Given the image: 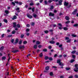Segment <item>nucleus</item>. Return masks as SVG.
I'll list each match as a JSON object with an SVG mask.
<instances>
[{
	"instance_id": "nucleus-47",
	"label": "nucleus",
	"mask_w": 78,
	"mask_h": 78,
	"mask_svg": "<svg viewBox=\"0 0 78 78\" xmlns=\"http://www.w3.org/2000/svg\"><path fill=\"white\" fill-rule=\"evenodd\" d=\"M44 3L45 5H47V1H45Z\"/></svg>"
},
{
	"instance_id": "nucleus-41",
	"label": "nucleus",
	"mask_w": 78,
	"mask_h": 78,
	"mask_svg": "<svg viewBox=\"0 0 78 78\" xmlns=\"http://www.w3.org/2000/svg\"><path fill=\"white\" fill-rule=\"evenodd\" d=\"M70 41H71V40L69 39V40H67V42H70Z\"/></svg>"
},
{
	"instance_id": "nucleus-40",
	"label": "nucleus",
	"mask_w": 78,
	"mask_h": 78,
	"mask_svg": "<svg viewBox=\"0 0 78 78\" xmlns=\"http://www.w3.org/2000/svg\"><path fill=\"white\" fill-rule=\"evenodd\" d=\"M17 27H18V28H20V25L19 24H18L17 25Z\"/></svg>"
},
{
	"instance_id": "nucleus-12",
	"label": "nucleus",
	"mask_w": 78,
	"mask_h": 78,
	"mask_svg": "<svg viewBox=\"0 0 78 78\" xmlns=\"http://www.w3.org/2000/svg\"><path fill=\"white\" fill-rule=\"evenodd\" d=\"M49 69H50L49 66H47L45 68L46 70H49Z\"/></svg>"
},
{
	"instance_id": "nucleus-19",
	"label": "nucleus",
	"mask_w": 78,
	"mask_h": 78,
	"mask_svg": "<svg viewBox=\"0 0 78 78\" xmlns=\"http://www.w3.org/2000/svg\"><path fill=\"white\" fill-rule=\"evenodd\" d=\"M5 13L7 14H9V11H8V10H5Z\"/></svg>"
},
{
	"instance_id": "nucleus-58",
	"label": "nucleus",
	"mask_w": 78,
	"mask_h": 78,
	"mask_svg": "<svg viewBox=\"0 0 78 78\" xmlns=\"http://www.w3.org/2000/svg\"><path fill=\"white\" fill-rule=\"evenodd\" d=\"M26 34L27 36H29L30 35V33H27Z\"/></svg>"
},
{
	"instance_id": "nucleus-52",
	"label": "nucleus",
	"mask_w": 78,
	"mask_h": 78,
	"mask_svg": "<svg viewBox=\"0 0 78 78\" xmlns=\"http://www.w3.org/2000/svg\"><path fill=\"white\" fill-rule=\"evenodd\" d=\"M5 35V34H3L1 36L2 37H4V35Z\"/></svg>"
},
{
	"instance_id": "nucleus-57",
	"label": "nucleus",
	"mask_w": 78,
	"mask_h": 78,
	"mask_svg": "<svg viewBox=\"0 0 78 78\" xmlns=\"http://www.w3.org/2000/svg\"><path fill=\"white\" fill-rule=\"evenodd\" d=\"M14 39H12L11 40V42H12V43H13V42H14Z\"/></svg>"
},
{
	"instance_id": "nucleus-56",
	"label": "nucleus",
	"mask_w": 78,
	"mask_h": 78,
	"mask_svg": "<svg viewBox=\"0 0 78 78\" xmlns=\"http://www.w3.org/2000/svg\"><path fill=\"white\" fill-rule=\"evenodd\" d=\"M9 72H8L7 73H5V75H9Z\"/></svg>"
},
{
	"instance_id": "nucleus-10",
	"label": "nucleus",
	"mask_w": 78,
	"mask_h": 78,
	"mask_svg": "<svg viewBox=\"0 0 78 78\" xmlns=\"http://www.w3.org/2000/svg\"><path fill=\"white\" fill-rule=\"evenodd\" d=\"M19 41V39L16 38V42H15V44H17Z\"/></svg>"
},
{
	"instance_id": "nucleus-43",
	"label": "nucleus",
	"mask_w": 78,
	"mask_h": 78,
	"mask_svg": "<svg viewBox=\"0 0 78 78\" xmlns=\"http://www.w3.org/2000/svg\"><path fill=\"white\" fill-rule=\"evenodd\" d=\"M47 51V49H44L43 50V51Z\"/></svg>"
},
{
	"instance_id": "nucleus-35",
	"label": "nucleus",
	"mask_w": 78,
	"mask_h": 78,
	"mask_svg": "<svg viewBox=\"0 0 78 78\" xmlns=\"http://www.w3.org/2000/svg\"><path fill=\"white\" fill-rule=\"evenodd\" d=\"M31 25L32 26H34V23L32 22L31 23Z\"/></svg>"
},
{
	"instance_id": "nucleus-61",
	"label": "nucleus",
	"mask_w": 78,
	"mask_h": 78,
	"mask_svg": "<svg viewBox=\"0 0 78 78\" xmlns=\"http://www.w3.org/2000/svg\"><path fill=\"white\" fill-rule=\"evenodd\" d=\"M19 9H20L18 7V8H16V10H19Z\"/></svg>"
},
{
	"instance_id": "nucleus-64",
	"label": "nucleus",
	"mask_w": 78,
	"mask_h": 78,
	"mask_svg": "<svg viewBox=\"0 0 78 78\" xmlns=\"http://www.w3.org/2000/svg\"><path fill=\"white\" fill-rule=\"evenodd\" d=\"M69 78H73V76H70L69 77Z\"/></svg>"
},
{
	"instance_id": "nucleus-9",
	"label": "nucleus",
	"mask_w": 78,
	"mask_h": 78,
	"mask_svg": "<svg viewBox=\"0 0 78 78\" xmlns=\"http://www.w3.org/2000/svg\"><path fill=\"white\" fill-rule=\"evenodd\" d=\"M25 48V47H24V46H21L19 47L20 49H21V48Z\"/></svg>"
},
{
	"instance_id": "nucleus-18",
	"label": "nucleus",
	"mask_w": 78,
	"mask_h": 78,
	"mask_svg": "<svg viewBox=\"0 0 78 78\" xmlns=\"http://www.w3.org/2000/svg\"><path fill=\"white\" fill-rule=\"evenodd\" d=\"M37 44H35V45H34V48H37Z\"/></svg>"
},
{
	"instance_id": "nucleus-28",
	"label": "nucleus",
	"mask_w": 78,
	"mask_h": 78,
	"mask_svg": "<svg viewBox=\"0 0 78 78\" xmlns=\"http://www.w3.org/2000/svg\"><path fill=\"white\" fill-rule=\"evenodd\" d=\"M23 44H27V41H25L23 42Z\"/></svg>"
},
{
	"instance_id": "nucleus-24",
	"label": "nucleus",
	"mask_w": 78,
	"mask_h": 78,
	"mask_svg": "<svg viewBox=\"0 0 78 78\" xmlns=\"http://www.w3.org/2000/svg\"><path fill=\"white\" fill-rule=\"evenodd\" d=\"M44 33H46V34H47V33H48V30H45L44 31Z\"/></svg>"
},
{
	"instance_id": "nucleus-2",
	"label": "nucleus",
	"mask_w": 78,
	"mask_h": 78,
	"mask_svg": "<svg viewBox=\"0 0 78 78\" xmlns=\"http://www.w3.org/2000/svg\"><path fill=\"white\" fill-rule=\"evenodd\" d=\"M75 67L76 68V69H74V70L75 72H78V65L77 64H76V65H75Z\"/></svg>"
},
{
	"instance_id": "nucleus-37",
	"label": "nucleus",
	"mask_w": 78,
	"mask_h": 78,
	"mask_svg": "<svg viewBox=\"0 0 78 78\" xmlns=\"http://www.w3.org/2000/svg\"><path fill=\"white\" fill-rule=\"evenodd\" d=\"M75 61V60L74 59H72L71 60V62H73Z\"/></svg>"
},
{
	"instance_id": "nucleus-22",
	"label": "nucleus",
	"mask_w": 78,
	"mask_h": 78,
	"mask_svg": "<svg viewBox=\"0 0 78 78\" xmlns=\"http://www.w3.org/2000/svg\"><path fill=\"white\" fill-rule=\"evenodd\" d=\"M42 56H43V55L42 54V53H41L40 55H39V56L41 58H42Z\"/></svg>"
},
{
	"instance_id": "nucleus-1",
	"label": "nucleus",
	"mask_w": 78,
	"mask_h": 78,
	"mask_svg": "<svg viewBox=\"0 0 78 78\" xmlns=\"http://www.w3.org/2000/svg\"><path fill=\"white\" fill-rule=\"evenodd\" d=\"M61 62V60L58 59L57 60V63H59V66H64V64H63V63L62 62Z\"/></svg>"
},
{
	"instance_id": "nucleus-26",
	"label": "nucleus",
	"mask_w": 78,
	"mask_h": 78,
	"mask_svg": "<svg viewBox=\"0 0 78 78\" xmlns=\"http://www.w3.org/2000/svg\"><path fill=\"white\" fill-rule=\"evenodd\" d=\"M17 19V16H14L13 20V19Z\"/></svg>"
},
{
	"instance_id": "nucleus-14",
	"label": "nucleus",
	"mask_w": 78,
	"mask_h": 78,
	"mask_svg": "<svg viewBox=\"0 0 78 78\" xmlns=\"http://www.w3.org/2000/svg\"><path fill=\"white\" fill-rule=\"evenodd\" d=\"M50 42V44H55V41H51Z\"/></svg>"
},
{
	"instance_id": "nucleus-16",
	"label": "nucleus",
	"mask_w": 78,
	"mask_h": 78,
	"mask_svg": "<svg viewBox=\"0 0 78 78\" xmlns=\"http://www.w3.org/2000/svg\"><path fill=\"white\" fill-rule=\"evenodd\" d=\"M65 18L67 20H69V16H66Z\"/></svg>"
},
{
	"instance_id": "nucleus-38",
	"label": "nucleus",
	"mask_w": 78,
	"mask_h": 78,
	"mask_svg": "<svg viewBox=\"0 0 78 78\" xmlns=\"http://www.w3.org/2000/svg\"><path fill=\"white\" fill-rule=\"evenodd\" d=\"M53 73L52 72H51L50 73V75L51 76H53Z\"/></svg>"
},
{
	"instance_id": "nucleus-23",
	"label": "nucleus",
	"mask_w": 78,
	"mask_h": 78,
	"mask_svg": "<svg viewBox=\"0 0 78 78\" xmlns=\"http://www.w3.org/2000/svg\"><path fill=\"white\" fill-rule=\"evenodd\" d=\"M9 55H10L9 54L8 55V56L9 57V59L8 60V61H9V60L10 59V56H9Z\"/></svg>"
},
{
	"instance_id": "nucleus-4",
	"label": "nucleus",
	"mask_w": 78,
	"mask_h": 78,
	"mask_svg": "<svg viewBox=\"0 0 78 78\" xmlns=\"http://www.w3.org/2000/svg\"><path fill=\"white\" fill-rule=\"evenodd\" d=\"M49 16H54V14L51 12L49 13Z\"/></svg>"
},
{
	"instance_id": "nucleus-39",
	"label": "nucleus",
	"mask_w": 78,
	"mask_h": 78,
	"mask_svg": "<svg viewBox=\"0 0 78 78\" xmlns=\"http://www.w3.org/2000/svg\"><path fill=\"white\" fill-rule=\"evenodd\" d=\"M38 48H41V47H42V45H38Z\"/></svg>"
},
{
	"instance_id": "nucleus-25",
	"label": "nucleus",
	"mask_w": 78,
	"mask_h": 78,
	"mask_svg": "<svg viewBox=\"0 0 78 78\" xmlns=\"http://www.w3.org/2000/svg\"><path fill=\"white\" fill-rule=\"evenodd\" d=\"M48 59L50 61H52V60H53V58H51V57L49 58Z\"/></svg>"
},
{
	"instance_id": "nucleus-17",
	"label": "nucleus",
	"mask_w": 78,
	"mask_h": 78,
	"mask_svg": "<svg viewBox=\"0 0 78 78\" xmlns=\"http://www.w3.org/2000/svg\"><path fill=\"white\" fill-rule=\"evenodd\" d=\"M3 48H4V47L3 46L2 47L0 48V51H2V50H3Z\"/></svg>"
},
{
	"instance_id": "nucleus-3",
	"label": "nucleus",
	"mask_w": 78,
	"mask_h": 78,
	"mask_svg": "<svg viewBox=\"0 0 78 78\" xmlns=\"http://www.w3.org/2000/svg\"><path fill=\"white\" fill-rule=\"evenodd\" d=\"M27 17H28V18H29V19H32L33 18V16L29 14H27Z\"/></svg>"
},
{
	"instance_id": "nucleus-46",
	"label": "nucleus",
	"mask_w": 78,
	"mask_h": 78,
	"mask_svg": "<svg viewBox=\"0 0 78 78\" xmlns=\"http://www.w3.org/2000/svg\"><path fill=\"white\" fill-rule=\"evenodd\" d=\"M32 11H33V12H34V7L32 9Z\"/></svg>"
},
{
	"instance_id": "nucleus-30",
	"label": "nucleus",
	"mask_w": 78,
	"mask_h": 78,
	"mask_svg": "<svg viewBox=\"0 0 78 78\" xmlns=\"http://www.w3.org/2000/svg\"><path fill=\"white\" fill-rule=\"evenodd\" d=\"M70 68H66V70H70Z\"/></svg>"
},
{
	"instance_id": "nucleus-15",
	"label": "nucleus",
	"mask_w": 78,
	"mask_h": 78,
	"mask_svg": "<svg viewBox=\"0 0 78 78\" xmlns=\"http://www.w3.org/2000/svg\"><path fill=\"white\" fill-rule=\"evenodd\" d=\"M6 57L3 56L2 57V60H5V59H6Z\"/></svg>"
},
{
	"instance_id": "nucleus-48",
	"label": "nucleus",
	"mask_w": 78,
	"mask_h": 78,
	"mask_svg": "<svg viewBox=\"0 0 78 78\" xmlns=\"http://www.w3.org/2000/svg\"><path fill=\"white\" fill-rule=\"evenodd\" d=\"M30 6H33L34 5L33 3H30Z\"/></svg>"
},
{
	"instance_id": "nucleus-27",
	"label": "nucleus",
	"mask_w": 78,
	"mask_h": 78,
	"mask_svg": "<svg viewBox=\"0 0 78 78\" xmlns=\"http://www.w3.org/2000/svg\"><path fill=\"white\" fill-rule=\"evenodd\" d=\"M16 33V31L13 30L12 32V34H15Z\"/></svg>"
},
{
	"instance_id": "nucleus-36",
	"label": "nucleus",
	"mask_w": 78,
	"mask_h": 78,
	"mask_svg": "<svg viewBox=\"0 0 78 78\" xmlns=\"http://www.w3.org/2000/svg\"><path fill=\"white\" fill-rule=\"evenodd\" d=\"M48 58H49L47 56H46L45 57V60L48 59Z\"/></svg>"
},
{
	"instance_id": "nucleus-51",
	"label": "nucleus",
	"mask_w": 78,
	"mask_h": 78,
	"mask_svg": "<svg viewBox=\"0 0 78 78\" xmlns=\"http://www.w3.org/2000/svg\"><path fill=\"white\" fill-rule=\"evenodd\" d=\"M26 27H30V24H27L26 25Z\"/></svg>"
},
{
	"instance_id": "nucleus-59",
	"label": "nucleus",
	"mask_w": 78,
	"mask_h": 78,
	"mask_svg": "<svg viewBox=\"0 0 78 78\" xmlns=\"http://www.w3.org/2000/svg\"><path fill=\"white\" fill-rule=\"evenodd\" d=\"M19 44H22V41H20L19 42Z\"/></svg>"
},
{
	"instance_id": "nucleus-45",
	"label": "nucleus",
	"mask_w": 78,
	"mask_h": 78,
	"mask_svg": "<svg viewBox=\"0 0 78 78\" xmlns=\"http://www.w3.org/2000/svg\"><path fill=\"white\" fill-rule=\"evenodd\" d=\"M72 36L73 37H76V35H75L74 34H73L72 35Z\"/></svg>"
},
{
	"instance_id": "nucleus-6",
	"label": "nucleus",
	"mask_w": 78,
	"mask_h": 78,
	"mask_svg": "<svg viewBox=\"0 0 78 78\" xmlns=\"http://www.w3.org/2000/svg\"><path fill=\"white\" fill-rule=\"evenodd\" d=\"M62 0H60L59 2V5H62Z\"/></svg>"
},
{
	"instance_id": "nucleus-42",
	"label": "nucleus",
	"mask_w": 78,
	"mask_h": 78,
	"mask_svg": "<svg viewBox=\"0 0 78 78\" xmlns=\"http://www.w3.org/2000/svg\"><path fill=\"white\" fill-rule=\"evenodd\" d=\"M65 39L66 40H68V39H69V37H65Z\"/></svg>"
},
{
	"instance_id": "nucleus-55",
	"label": "nucleus",
	"mask_w": 78,
	"mask_h": 78,
	"mask_svg": "<svg viewBox=\"0 0 78 78\" xmlns=\"http://www.w3.org/2000/svg\"><path fill=\"white\" fill-rule=\"evenodd\" d=\"M75 77L76 78H78V76L77 75H76L75 76Z\"/></svg>"
},
{
	"instance_id": "nucleus-49",
	"label": "nucleus",
	"mask_w": 78,
	"mask_h": 78,
	"mask_svg": "<svg viewBox=\"0 0 78 78\" xmlns=\"http://www.w3.org/2000/svg\"><path fill=\"white\" fill-rule=\"evenodd\" d=\"M24 36V35H21V38H23Z\"/></svg>"
},
{
	"instance_id": "nucleus-44",
	"label": "nucleus",
	"mask_w": 78,
	"mask_h": 78,
	"mask_svg": "<svg viewBox=\"0 0 78 78\" xmlns=\"http://www.w3.org/2000/svg\"><path fill=\"white\" fill-rule=\"evenodd\" d=\"M18 51L17 50L13 51V53H17V52Z\"/></svg>"
},
{
	"instance_id": "nucleus-50",
	"label": "nucleus",
	"mask_w": 78,
	"mask_h": 78,
	"mask_svg": "<svg viewBox=\"0 0 78 78\" xmlns=\"http://www.w3.org/2000/svg\"><path fill=\"white\" fill-rule=\"evenodd\" d=\"M53 9V6H51L50 8V9Z\"/></svg>"
},
{
	"instance_id": "nucleus-7",
	"label": "nucleus",
	"mask_w": 78,
	"mask_h": 78,
	"mask_svg": "<svg viewBox=\"0 0 78 78\" xmlns=\"http://www.w3.org/2000/svg\"><path fill=\"white\" fill-rule=\"evenodd\" d=\"M69 5V3L67 2H65L64 3V6H67Z\"/></svg>"
},
{
	"instance_id": "nucleus-32",
	"label": "nucleus",
	"mask_w": 78,
	"mask_h": 78,
	"mask_svg": "<svg viewBox=\"0 0 78 78\" xmlns=\"http://www.w3.org/2000/svg\"><path fill=\"white\" fill-rule=\"evenodd\" d=\"M58 27H62V25H61V23L58 24Z\"/></svg>"
},
{
	"instance_id": "nucleus-60",
	"label": "nucleus",
	"mask_w": 78,
	"mask_h": 78,
	"mask_svg": "<svg viewBox=\"0 0 78 78\" xmlns=\"http://www.w3.org/2000/svg\"><path fill=\"white\" fill-rule=\"evenodd\" d=\"M18 3H19V5H22V2H18Z\"/></svg>"
},
{
	"instance_id": "nucleus-11",
	"label": "nucleus",
	"mask_w": 78,
	"mask_h": 78,
	"mask_svg": "<svg viewBox=\"0 0 78 78\" xmlns=\"http://www.w3.org/2000/svg\"><path fill=\"white\" fill-rule=\"evenodd\" d=\"M13 27L15 28V27H16L17 26V25H16V23H13Z\"/></svg>"
},
{
	"instance_id": "nucleus-20",
	"label": "nucleus",
	"mask_w": 78,
	"mask_h": 78,
	"mask_svg": "<svg viewBox=\"0 0 78 78\" xmlns=\"http://www.w3.org/2000/svg\"><path fill=\"white\" fill-rule=\"evenodd\" d=\"M3 21L4 22H5V23H7L8 22V21H7V20H6L5 19H4Z\"/></svg>"
},
{
	"instance_id": "nucleus-5",
	"label": "nucleus",
	"mask_w": 78,
	"mask_h": 78,
	"mask_svg": "<svg viewBox=\"0 0 78 78\" xmlns=\"http://www.w3.org/2000/svg\"><path fill=\"white\" fill-rule=\"evenodd\" d=\"M76 11H77V10L76 9L74 10V11L73 12V14H75L76 13Z\"/></svg>"
},
{
	"instance_id": "nucleus-31",
	"label": "nucleus",
	"mask_w": 78,
	"mask_h": 78,
	"mask_svg": "<svg viewBox=\"0 0 78 78\" xmlns=\"http://www.w3.org/2000/svg\"><path fill=\"white\" fill-rule=\"evenodd\" d=\"M72 57L74 59H75V58L76 56H75V55H72Z\"/></svg>"
},
{
	"instance_id": "nucleus-29",
	"label": "nucleus",
	"mask_w": 78,
	"mask_h": 78,
	"mask_svg": "<svg viewBox=\"0 0 78 78\" xmlns=\"http://www.w3.org/2000/svg\"><path fill=\"white\" fill-rule=\"evenodd\" d=\"M63 29L64 30H68V29L66 27H64Z\"/></svg>"
},
{
	"instance_id": "nucleus-21",
	"label": "nucleus",
	"mask_w": 78,
	"mask_h": 78,
	"mask_svg": "<svg viewBox=\"0 0 78 78\" xmlns=\"http://www.w3.org/2000/svg\"><path fill=\"white\" fill-rule=\"evenodd\" d=\"M76 53V51H73L71 52V53L72 54H74V53Z\"/></svg>"
},
{
	"instance_id": "nucleus-33",
	"label": "nucleus",
	"mask_w": 78,
	"mask_h": 78,
	"mask_svg": "<svg viewBox=\"0 0 78 78\" xmlns=\"http://www.w3.org/2000/svg\"><path fill=\"white\" fill-rule=\"evenodd\" d=\"M78 25V24H76L73 25V27H77Z\"/></svg>"
},
{
	"instance_id": "nucleus-62",
	"label": "nucleus",
	"mask_w": 78,
	"mask_h": 78,
	"mask_svg": "<svg viewBox=\"0 0 78 78\" xmlns=\"http://www.w3.org/2000/svg\"><path fill=\"white\" fill-rule=\"evenodd\" d=\"M39 5H40V4L39 3H37V4H36V5H37V6H39Z\"/></svg>"
},
{
	"instance_id": "nucleus-63",
	"label": "nucleus",
	"mask_w": 78,
	"mask_h": 78,
	"mask_svg": "<svg viewBox=\"0 0 78 78\" xmlns=\"http://www.w3.org/2000/svg\"><path fill=\"white\" fill-rule=\"evenodd\" d=\"M30 31V29H27L26 30V31Z\"/></svg>"
},
{
	"instance_id": "nucleus-8",
	"label": "nucleus",
	"mask_w": 78,
	"mask_h": 78,
	"mask_svg": "<svg viewBox=\"0 0 78 78\" xmlns=\"http://www.w3.org/2000/svg\"><path fill=\"white\" fill-rule=\"evenodd\" d=\"M36 44L37 45H39V44H41V42L39 41H36Z\"/></svg>"
},
{
	"instance_id": "nucleus-34",
	"label": "nucleus",
	"mask_w": 78,
	"mask_h": 78,
	"mask_svg": "<svg viewBox=\"0 0 78 78\" xmlns=\"http://www.w3.org/2000/svg\"><path fill=\"white\" fill-rule=\"evenodd\" d=\"M70 22V21H68L66 22V23L68 24Z\"/></svg>"
},
{
	"instance_id": "nucleus-53",
	"label": "nucleus",
	"mask_w": 78,
	"mask_h": 78,
	"mask_svg": "<svg viewBox=\"0 0 78 78\" xmlns=\"http://www.w3.org/2000/svg\"><path fill=\"white\" fill-rule=\"evenodd\" d=\"M12 5H14V6H15V3L14 2H12Z\"/></svg>"
},
{
	"instance_id": "nucleus-54",
	"label": "nucleus",
	"mask_w": 78,
	"mask_h": 78,
	"mask_svg": "<svg viewBox=\"0 0 78 78\" xmlns=\"http://www.w3.org/2000/svg\"><path fill=\"white\" fill-rule=\"evenodd\" d=\"M9 61H8V62H7V63L6 64V66H7L8 65H9Z\"/></svg>"
},
{
	"instance_id": "nucleus-13",
	"label": "nucleus",
	"mask_w": 78,
	"mask_h": 78,
	"mask_svg": "<svg viewBox=\"0 0 78 78\" xmlns=\"http://www.w3.org/2000/svg\"><path fill=\"white\" fill-rule=\"evenodd\" d=\"M33 16H34V18H36V17H37V15L34 13L33 14Z\"/></svg>"
}]
</instances>
